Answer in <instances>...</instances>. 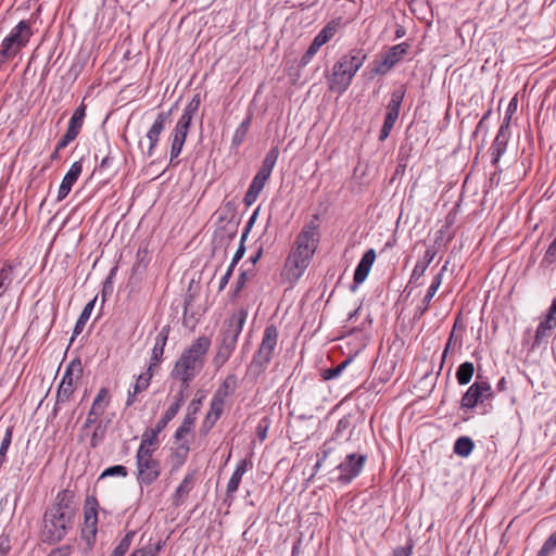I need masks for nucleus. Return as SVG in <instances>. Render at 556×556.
Listing matches in <instances>:
<instances>
[{"label":"nucleus","instance_id":"1","mask_svg":"<svg viewBox=\"0 0 556 556\" xmlns=\"http://www.w3.org/2000/svg\"><path fill=\"white\" fill-rule=\"evenodd\" d=\"M76 511L75 493L68 489L58 492L43 514L40 532L42 541L56 543L64 539L74 526Z\"/></svg>","mask_w":556,"mask_h":556},{"label":"nucleus","instance_id":"2","mask_svg":"<svg viewBox=\"0 0 556 556\" xmlns=\"http://www.w3.org/2000/svg\"><path fill=\"white\" fill-rule=\"evenodd\" d=\"M317 219L314 216V220L305 224L295 237L282 273L289 280H298L304 274L317 250L320 240Z\"/></svg>","mask_w":556,"mask_h":556},{"label":"nucleus","instance_id":"3","mask_svg":"<svg viewBox=\"0 0 556 556\" xmlns=\"http://www.w3.org/2000/svg\"><path fill=\"white\" fill-rule=\"evenodd\" d=\"M211 346V339L199 337L186 349L175 363L170 377L189 388L192 380L200 374L205 363V355Z\"/></svg>","mask_w":556,"mask_h":556},{"label":"nucleus","instance_id":"4","mask_svg":"<svg viewBox=\"0 0 556 556\" xmlns=\"http://www.w3.org/2000/svg\"><path fill=\"white\" fill-rule=\"evenodd\" d=\"M366 60L367 52L363 48H353L343 54L326 76L329 90L338 94L344 93Z\"/></svg>","mask_w":556,"mask_h":556},{"label":"nucleus","instance_id":"5","mask_svg":"<svg viewBox=\"0 0 556 556\" xmlns=\"http://www.w3.org/2000/svg\"><path fill=\"white\" fill-rule=\"evenodd\" d=\"M247 317L248 311L239 308L224 320L216 339V352L213 358V364L217 368L223 367L236 350L238 338L242 332Z\"/></svg>","mask_w":556,"mask_h":556},{"label":"nucleus","instance_id":"6","mask_svg":"<svg viewBox=\"0 0 556 556\" xmlns=\"http://www.w3.org/2000/svg\"><path fill=\"white\" fill-rule=\"evenodd\" d=\"M278 336L276 325L270 324L265 327L261 344L248 366V375L256 379L266 370L276 350Z\"/></svg>","mask_w":556,"mask_h":556},{"label":"nucleus","instance_id":"7","mask_svg":"<svg viewBox=\"0 0 556 556\" xmlns=\"http://www.w3.org/2000/svg\"><path fill=\"white\" fill-rule=\"evenodd\" d=\"M99 502L94 495H88L84 505V527L79 540V548L84 554L92 551L97 539Z\"/></svg>","mask_w":556,"mask_h":556},{"label":"nucleus","instance_id":"8","mask_svg":"<svg viewBox=\"0 0 556 556\" xmlns=\"http://www.w3.org/2000/svg\"><path fill=\"white\" fill-rule=\"evenodd\" d=\"M137 482L142 488L150 486L161 476V462L151 452H136Z\"/></svg>","mask_w":556,"mask_h":556},{"label":"nucleus","instance_id":"9","mask_svg":"<svg viewBox=\"0 0 556 556\" xmlns=\"http://www.w3.org/2000/svg\"><path fill=\"white\" fill-rule=\"evenodd\" d=\"M367 462V454L349 453L343 460L337 465L336 470L339 472L337 481L340 484H350L363 471Z\"/></svg>","mask_w":556,"mask_h":556},{"label":"nucleus","instance_id":"10","mask_svg":"<svg viewBox=\"0 0 556 556\" xmlns=\"http://www.w3.org/2000/svg\"><path fill=\"white\" fill-rule=\"evenodd\" d=\"M479 379L480 376H477V381L463 394L460 400V408L463 410H471L479 404H483L484 401L493 399L494 392L491 384L485 380Z\"/></svg>","mask_w":556,"mask_h":556},{"label":"nucleus","instance_id":"11","mask_svg":"<svg viewBox=\"0 0 556 556\" xmlns=\"http://www.w3.org/2000/svg\"><path fill=\"white\" fill-rule=\"evenodd\" d=\"M406 93V86L401 85L396 89H394L391 93V99L387 105V112L383 121V125L380 129L379 134V140L384 141L392 128L394 127L395 122L399 118L400 115V109L402 105V102L404 100Z\"/></svg>","mask_w":556,"mask_h":556},{"label":"nucleus","instance_id":"12","mask_svg":"<svg viewBox=\"0 0 556 556\" xmlns=\"http://www.w3.org/2000/svg\"><path fill=\"white\" fill-rule=\"evenodd\" d=\"M409 45L407 42H401L390 47L386 50L381 60L377 61L375 66L371 70V76H384L387 75L394 66H396L408 52Z\"/></svg>","mask_w":556,"mask_h":556},{"label":"nucleus","instance_id":"13","mask_svg":"<svg viewBox=\"0 0 556 556\" xmlns=\"http://www.w3.org/2000/svg\"><path fill=\"white\" fill-rule=\"evenodd\" d=\"M87 106L84 101L77 106L70 118L67 129L60 139V148H66L79 135L86 118Z\"/></svg>","mask_w":556,"mask_h":556},{"label":"nucleus","instance_id":"14","mask_svg":"<svg viewBox=\"0 0 556 556\" xmlns=\"http://www.w3.org/2000/svg\"><path fill=\"white\" fill-rule=\"evenodd\" d=\"M75 366V363L72 362L68 367L65 369V372L63 374V377L61 379V382L59 384L58 391H56V401L54 404V407L52 409V415L54 417L58 416L60 406L62 404L67 403L72 395L74 394L75 388H74V378H73V367Z\"/></svg>","mask_w":556,"mask_h":556},{"label":"nucleus","instance_id":"15","mask_svg":"<svg viewBox=\"0 0 556 556\" xmlns=\"http://www.w3.org/2000/svg\"><path fill=\"white\" fill-rule=\"evenodd\" d=\"M191 127V123L185 119H178L173 132L170 135V160L169 163L173 164L174 160L179 156L182 151L184 144L188 137L189 130Z\"/></svg>","mask_w":556,"mask_h":556},{"label":"nucleus","instance_id":"16","mask_svg":"<svg viewBox=\"0 0 556 556\" xmlns=\"http://www.w3.org/2000/svg\"><path fill=\"white\" fill-rule=\"evenodd\" d=\"M174 106L168 112H160L147 132V139L149 141V147L147 151V156L151 157L154 154V150L157 146L160 135L164 130L166 123L169 121Z\"/></svg>","mask_w":556,"mask_h":556},{"label":"nucleus","instance_id":"17","mask_svg":"<svg viewBox=\"0 0 556 556\" xmlns=\"http://www.w3.org/2000/svg\"><path fill=\"white\" fill-rule=\"evenodd\" d=\"M375 260L376 252L374 249H369L363 254L354 271L352 291H355L366 280Z\"/></svg>","mask_w":556,"mask_h":556},{"label":"nucleus","instance_id":"18","mask_svg":"<svg viewBox=\"0 0 556 556\" xmlns=\"http://www.w3.org/2000/svg\"><path fill=\"white\" fill-rule=\"evenodd\" d=\"M508 139L509 128L506 124H502L490 148L493 166L497 167L501 156L506 151Z\"/></svg>","mask_w":556,"mask_h":556},{"label":"nucleus","instance_id":"19","mask_svg":"<svg viewBox=\"0 0 556 556\" xmlns=\"http://www.w3.org/2000/svg\"><path fill=\"white\" fill-rule=\"evenodd\" d=\"M83 172V163L81 161H76L72 164L63 180L59 187L58 191V201H63L72 190V187L75 185L77 179L79 178Z\"/></svg>","mask_w":556,"mask_h":556},{"label":"nucleus","instance_id":"20","mask_svg":"<svg viewBox=\"0 0 556 556\" xmlns=\"http://www.w3.org/2000/svg\"><path fill=\"white\" fill-rule=\"evenodd\" d=\"M437 248L434 245L428 247L424 256L418 260L412 270L410 277H409V283L419 286L421 285L419 280L425 275V271L427 270L428 266L431 264V262L434 260L437 255Z\"/></svg>","mask_w":556,"mask_h":556},{"label":"nucleus","instance_id":"21","mask_svg":"<svg viewBox=\"0 0 556 556\" xmlns=\"http://www.w3.org/2000/svg\"><path fill=\"white\" fill-rule=\"evenodd\" d=\"M197 480V470H191L186 473L180 484L177 486L174 495H173V503L175 506L181 505L191 490L194 486Z\"/></svg>","mask_w":556,"mask_h":556},{"label":"nucleus","instance_id":"22","mask_svg":"<svg viewBox=\"0 0 556 556\" xmlns=\"http://www.w3.org/2000/svg\"><path fill=\"white\" fill-rule=\"evenodd\" d=\"M252 467V462L244 458L241 459L237 465L236 468L227 483L226 488V495L229 498L233 497V494L238 491V488L240 485L242 476L247 472L249 468Z\"/></svg>","mask_w":556,"mask_h":556},{"label":"nucleus","instance_id":"23","mask_svg":"<svg viewBox=\"0 0 556 556\" xmlns=\"http://www.w3.org/2000/svg\"><path fill=\"white\" fill-rule=\"evenodd\" d=\"M441 286V275H435L421 303L415 308L414 319H420L430 308V303Z\"/></svg>","mask_w":556,"mask_h":556},{"label":"nucleus","instance_id":"24","mask_svg":"<svg viewBox=\"0 0 556 556\" xmlns=\"http://www.w3.org/2000/svg\"><path fill=\"white\" fill-rule=\"evenodd\" d=\"M555 328H556V323L544 318L539 324V326L535 330L534 339L529 348L530 351H535L542 344L547 343V339L552 336V332Z\"/></svg>","mask_w":556,"mask_h":556},{"label":"nucleus","instance_id":"25","mask_svg":"<svg viewBox=\"0 0 556 556\" xmlns=\"http://www.w3.org/2000/svg\"><path fill=\"white\" fill-rule=\"evenodd\" d=\"M162 431L163 430L159 429L156 425L154 428H149L144 430V432L141 435V442L137 451L154 453L159 447V435Z\"/></svg>","mask_w":556,"mask_h":556},{"label":"nucleus","instance_id":"26","mask_svg":"<svg viewBox=\"0 0 556 556\" xmlns=\"http://www.w3.org/2000/svg\"><path fill=\"white\" fill-rule=\"evenodd\" d=\"M151 261L150 251L147 243H141L136 253V260L131 268V277L142 275Z\"/></svg>","mask_w":556,"mask_h":556},{"label":"nucleus","instance_id":"27","mask_svg":"<svg viewBox=\"0 0 556 556\" xmlns=\"http://www.w3.org/2000/svg\"><path fill=\"white\" fill-rule=\"evenodd\" d=\"M351 418V415H345L338 421L330 439L326 441L329 442V446H331L333 442L343 439L346 432H349V437H346L345 440H350V437L352 435V432L354 430V427H352Z\"/></svg>","mask_w":556,"mask_h":556},{"label":"nucleus","instance_id":"28","mask_svg":"<svg viewBox=\"0 0 556 556\" xmlns=\"http://www.w3.org/2000/svg\"><path fill=\"white\" fill-rule=\"evenodd\" d=\"M190 452L189 441H184L176 447L172 448L170 464L173 470H178L184 466Z\"/></svg>","mask_w":556,"mask_h":556},{"label":"nucleus","instance_id":"29","mask_svg":"<svg viewBox=\"0 0 556 556\" xmlns=\"http://www.w3.org/2000/svg\"><path fill=\"white\" fill-rule=\"evenodd\" d=\"M96 301H97V296L93 298L91 301H89L83 308L78 319L76 320V324H75V327L73 330V336L71 338V342H73L74 339L83 332V330H84V328L94 308Z\"/></svg>","mask_w":556,"mask_h":556},{"label":"nucleus","instance_id":"30","mask_svg":"<svg viewBox=\"0 0 556 556\" xmlns=\"http://www.w3.org/2000/svg\"><path fill=\"white\" fill-rule=\"evenodd\" d=\"M111 403V394L108 388L103 387L99 390L96 395L90 409L93 410L92 414L103 415L105 409L109 407Z\"/></svg>","mask_w":556,"mask_h":556},{"label":"nucleus","instance_id":"31","mask_svg":"<svg viewBox=\"0 0 556 556\" xmlns=\"http://www.w3.org/2000/svg\"><path fill=\"white\" fill-rule=\"evenodd\" d=\"M251 123H252V114L249 113L247 115V117L240 123V125L235 130V134L231 139L232 148H239L244 142L247 135L249 132Z\"/></svg>","mask_w":556,"mask_h":556},{"label":"nucleus","instance_id":"32","mask_svg":"<svg viewBox=\"0 0 556 556\" xmlns=\"http://www.w3.org/2000/svg\"><path fill=\"white\" fill-rule=\"evenodd\" d=\"M279 156V149L277 147L271 148L263 160L262 166L258 169L257 174L265 176L267 178L270 177L271 172L276 165V162Z\"/></svg>","mask_w":556,"mask_h":556},{"label":"nucleus","instance_id":"33","mask_svg":"<svg viewBox=\"0 0 556 556\" xmlns=\"http://www.w3.org/2000/svg\"><path fill=\"white\" fill-rule=\"evenodd\" d=\"M339 25L340 22L336 20L328 22L324 28L315 36L314 40L323 47L336 35Z\"/></svg>","mask_w":556,"mask_h":556},{"label":"nucleus","instance_id":"34","mask_svg":"<svg viewBox=\"0 0 556 556\" xmlns=\"http://www.w3.org/2000/svg\"><path fill=\"white\" fill-rule=\"evenodd\" d=\"M14 267L11 263L5 262L0 268V298L5 293L13 281Z\"/></svg>","mask_w":556,"mask_h":556},{"label":"nucleus","instance_id":"35","mask_svg":"<svg viewBox=\"0 0 556 556\" xmlns=\"http://www.w3.org/2000/svg\"><path fill=\"white\" fill-rule=\"evenodd\" d=\"M475 443L469 437H459L454 443V453L460 457H467L471 454Z\"/></svg>","mask_w":556,"mask_h":556},{"label":"nucleus","instance_id":"36","mask_svg":"<svg viewBox=\"0 0 556 556\" xmlns=\"http://www.w3.org/2000/svg\"><path fill=\"white\" fill-rule=\"evenodd\" d=\"M475 374V366L471 362L460 364L456 370V380L460 386L468 384Z\"/></svg>","mask_w":556,"mask_h":556},{"label":"nucleus","instance_id":"37","mask_svg":"<svg viewBox=\"0 0 556 556\" xmlns=\"http://www.w3.org/2000/svg\"><path fill=\"white\" fill-rule=\"evenodd\" d=\"M201 105V96L200 93H195L192 99L189 101V103L184 109V112L180 119H185L187 122H192L193 117L197 115L199 108Z\"/></svg>","mask_w":556,"mask_h":556},{"label":"nucleus","instance_id":"38","mask_svg":"<svg viewBox=\"0 0 556 556\" xmlns=\"http://www.w3.org/2000/svg\"><path fill=\"white\" fill-rule=\"evenodd\" d=\"M138 535L137 531H128L119 541L117 546L114 548L112 556H124L130 548L134 540Z\"/></svg>","mask_w":556,"mask_h":556},{"label":"nucleus","instance_id":"39","mask_svg":"<svg viewBox=\"0 0 556 556\" xmlns=\"http://www.w3.org/2000/svg\"><path fill=\"white\" fill-rule=\"evenodd\" d=\"M166 341H167V334L166 333H164L163 331L157 333V336L155 337V343H154V346L152 349V353H151V358L150 359L159 362V363L162 361V357H163V354H164V348L166 345Z\"/></svg>","mask_w":556,"mask_h":556},{"label":"nucleus","instance_id":"40","mask_svg":"<svg viewBox=\"0 0 556 556\" xmlns=\"http://www.w3.org/2000/svg\"><path fill=\"white\" fill-rule=\"evenodd\" d=\"M350 362H351V358H348V359H344L343 362H341L336 367L327 368V369L323 370V372H321L323 380L327 381V380H331V379L339 377L342 374V371L345 369V367L350 364Z\"/></svg>","mask_w":556,"mask_h":556},{"label":"nucleus","instance_id":"41","mask_svg":"<svg viewBox=\"0 0 556 556\" xmlns=\"http://www.w3.org/2000/svg\"><path fill=\"white\" fill-rule=\"evenodd\" d=\"M254 275L253 270H250V269H247V270H242L237 280H236V285H235V289H233V293H232V298H237L238 294L240 293V291L244 288L245 283L248 282V280Z\"/></svg>","mask_w":556,"mask_h":556},{"label":"nucleus","instance_id":"42","mask_svg":"<svg viewBox=\"0 0 556 556\" xmlns=\"http://www.w3.org/2000/svg\"><path fill=\"white\" fill-rule=\"evenodd\" d=\"M151 382L150 374H141L137 377L136 383L132 386L134 393H141L146 391Z\"/></svg>","mask_w":556,"mask_h":556},{"label":"nucleus","instance_id":"43","mask_svg":"<svg viewBox=\"0 0 556 556\" xmlns=\"http://www.w3.org/2000/svg\"><path fill=\"white\" fill-rule=\"evenodd\" d=\"M321 48V46L319 43H317L314 39L312 41V43L309 45L308 49L306 50V52L302 55L301 60H300V65L301 66H306L311 61L312 59L314 58V55L318 52V50Z\"/></svg>","mask_w":556,"mask_h":556},{"label":"nucleus","instance_id":"44","mask_svg":"<svg viewBox=\"0 0 556 556\" xmlns=\"http://www.w3.org/2000/svg\"><path fill=\"white\" fill-rule=\"evenodd\" d=\"M178 409L169 405L167 409L164 412L163 416L156 422L159 429L164 430L167 424L178 414Z\"/></svg>","mask_w":556,"mask_h":556},{"label":"nucleus","instance_id":"45","mask_svg":"<svg viewBox=\"0 0 556 556\" xmlns=\"http://www.w3.org/2000/svg\"><path fill=\"white\" fill-rule=\"evenodd\" d=\"M225 405L226 404H224L222 402L211 400L210 408L205 416L211 417L215 420H218L220 418V416L223 415Z\"/></svg>","mask_w":556,"mask_h":556},{"label":"nucleus","instance_id":"46","mask_svg":"<svg viewBox=\"0 0 556 556\" xmlns=\"http://www.w3.org/2000/svg\"><path fill=\"white\" fill-rule=\"evenodd\" d=\"M127 475H128V470L125 466L115 465V466H111V467L106 468L101 473L100 478L114 477V476L126 477Z\"/></svg>","mask_w":556,"mask_h":556},{"label":"nucleus","instance_id":"47","mask_svg":"<svg viewBox=\"0 0 556 556\" xmlns=\"http://www.w3.org/2000/svg\"><path fill=\"white\" fill-rule=\"evenodd\" d=\"M456 344H458L459 346L462 345V341L455 334V331L454 329L451 331L448 338H447V341H446V344H445V348H444V351H443V354H442V362H441V366L443 365L445 358H446V355L448 353V351L451 349H453Z\"/></svg>","mask_w":556,"mask_h":556},{"label":"nucleus","instance_id":"48","mask_svg":"<svg viewBox=\"0 0 556 556\" xmlns=\"http://www.w3.org/2000/svg\"><path fill=\"white\" fill-rule=\"evenodd\" d=\"M556 548V531L544 542L538 556H547Z\"/></svg>","mask_w":556,"mask_h":556},{"label":"nucleus","instance_id":"49","mask_svg":"<svg viewBox=\"0 0 556 556\" xmlns=\"http://www.w3.org/2000/svg\"><path fill=\"white\" fill-rule=\"evenodd\" d=\"M223 390L227 391L230 395L235 393L237 389V377L233 374H229L219 384Z\"/></svg>","mask_w":556,"mask_h":556},{"label":"nucleus","instance_id":"50","mask_svg":"<svg viewBox=\"0 0 556 556\" xmlns=\"http://www.w3.org/2000/svg\"><path fill=\"white\" fill-rule=\"evenodd\" d=\"M188 389L189 388H185L184 384L180 383V388L177 391V393L174 395V401L170 404L173 407H175L178 410L181 408V406L184 405V403L186 401V397H187L186 392Z\"/></svg>","mask_w":556,"mask_h":556},{"label":"nucleus","instance_id":"51","mask_svg":"<svg viewBox=\"0 0 556 556\" xmlns=\"http://www.w3.org/2000/svg\"><path fill=\"white\" fill-rule=\"evenodd\" d=\"M268 179L269 178L263 176V174L260 175L256 173V175L252 179L251 185L249 186V189H251L257 193H261V191L263 190V188Z\"/></svg>","mask_w":556,"mask_h":556},{"label":"nucleus","instance_id":"52","mask_svg":"<svg viewBox=\"0 0 556 556\" xmlns=\"http://www.w3.org/2000/svg\"><path fill=\"white\" fill-rule=\"evenodd\" d=\"M517 106H518V100H517V97L515 96L508 103V106L505 112V117L502 123V124H506L507 128H509L511 116L517 111Z\"/></svg>","mask_w":556,"mask_h":556},{"label":"nucleus","instance_id":"53","mask_svg":"<svg viewBox=\"0 0 556 556\" xmlns=\"http://www.w3.org/2000/svg\"><path fill=\"white\" fill-rule=\"evenodd\" d=\"M104 438V428H102V426L99 424L92 434H91V438H90V445L91 447H97L99 445V443L103 440Z\"/></svg>","mask_w":556,"mask_h":556},{"label":"nucleus","instance_id":"54","mask_svg":"<svg viewBox=\"0 0 556 556\" xmlns=\"http://www.w3.org/2000/svg\"><path fill=\"white\" fill-rule=\"evenodd\" d=\"M332 452V446H329V442H325L321 447V456L317 459L314 466V472H316L323 465V463L327 459L329 454Z\"/></svg>","mask_w":556,"mask_h":556},{"label":"nucleus","instance_id":"55","mask_svg":"<svg viewBox=\"0 0 556 556\" xmlns=\"http://www.w3.org/2000/svg\"><path fill=\"white\" fill-rule=\"evenodd\" d=\"M258 212H260V207H257V208L253 212V214L251 215V217L249 218V220H248V223H247V225H245V229H244L243 233L241 235V237H242V241H245V240H247L248 235H249V232L251 231V229H252V227H253V225H254V223H255V220H256V218H257Z\"/></svg>","mask_w":556,"mask_h":556},{"label":"nucleus","instance_id":"56","mask_svg":"<svg viewBox=\"0 0 556 556\" xmlns=\"http://www.w3.org/2000/svg\"><path fill=\"white\" fill-rule=\"evenodd\" d=\"M195 415L191 414V413H187L186 416L184 417V420L180 425V427H184L185 429H187L189 432L192 431L193 427H194V424H195Z\"/></svg>","mask_w":556,"mask_h":556},{"label":"nucleus","instance_id":"57","mask_svg":"<svg viewBox=\"0 0 556 556\" xmlns=\"http://www.w3.org/2000/svg\"><path fill=\"white\" fill-rule=\"evenodd\" d=\"M228 396H230V394L218 386V388L216 389L212 396V400L226 404V400Z\"/></svg>","mask_w":556,"mask_h":556},{"label":"nucleus","instance_id":"58","mask_svg":"<svg viewBox=\"0 0 556 556\" xmlns=\"http://www.w3.org/2000/svg\"><path fill=\"white\" fill-rule=\"evenodd\" d=\"M228 396H230V394L218 386V388L216 389L212 396V400L226 404V400Z\"/></svg>","mask_w":556,"mask_h":556},{"label":"nucleus","instance_id":"59","mask_svg":"<svg viewBox=\"0 0 556 556\" xmlns=\"http://www.w3.org/2000/svg\"><path fill=\"white\" fill-rule=\"evenodd\" d=\"M190 432L185 429L184 427H178L175 434H174V439H175V442L177 443V445H179L181 442L184 441H188L186 439L187 434H189Z\"/></svg>","mask_w":556,"mask_h":556},{"label":"nucleus","instance_id":"60","mask_svg":"<svg viewBox=\"0 0 556 556\" xmlns=\"http://www.w3.org/2000/svg\"><path fill=\"white\" fill-rule=\"evenodd\" d=\"M106 149L108 153L104 155V157L101 160L99 168L100 169H108L111 167L113 163V157L110 155V144L106 142Z\"/></svg>","mask_w":556,"mask_h":556},{"label":"nucleus","instance_id":"61","mask_svg":"<svg viewBox=\"0 0 556 556\" xmlns=\"http://www.w3.org/2000/svg\"><path fill=\"white\" fill-rule=\"evenodd\" d=\"M258 194L260 193H257L251 189H248V191L245 192L244 198H243V203L247 206H251L256 201Z\"/></svg>","mask_w":556,"mask_h":556},{"label":"nucleus","instance_id":"62","mask_svg":"<svg viewBox=\"0 0 556 556\" xmlns=\"http://www.w3.org/2000/svg\"><path fill=\"white\" fill-rule=\"evenodd\" d=\"M216 422H217V420L205 416L202 421V425H201V431L204 434H206L215 426Z\"/></svg>","mask_w":556,"mask_h":556},{"label":"nucleus","instance_id":"63","mask_svg":"<svg viewBox=\"0 0 556 556\" xmlns=\"http://www.w3.org/2000/svg\"><path fill=\"white\" fill-rule=\"evenodd\" d=\"M244 242L245 241H242V238L240 239V243H239V247L232 257L231 261H233V263H238L244 255L245 253V245H244Z\"/></svg>","mask_w":556,"mask_h":556},{"label":"nucleus","instance_id":"64","mask_svg":"<svg viewBox=\"0 0 556 556\" xmlns=\"http://www.w3.org/2000/svg\"><path fill=\"white\" fill-rule=\"evenodd\" d=\"M10 551V540L8 535L0 536V555H4Z\"/></svg>","mask_w":556,"mask_h":556}]
</instances>
